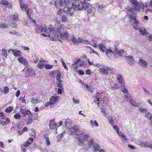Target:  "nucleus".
Masks as SVG:
<instances>
[{"label":"nucleus","mask_w":152,"mask_h":152,"mask_svg":"<svg viewBox=\"0 0 152 152\" xmlns=\"http://www.w3.org/2000/svg\"><path fill=\"white\" fill-rule=\"evenodd\" d=\"M53 66L50 64H46L45 65V68L47 69H52Z\"/></svg>","instance_id":"4d7b16f0"},{"label":"nucleus","mask_w":152,"mask_h":152,"mask_svg":"<svg viewBox=\"0 0 152 152\" xmlns=\"http://www.w3.org/2000/svg\"><path fill=\"white\" fill-rule=\"evenodd\" d=\"M77 131H78V128L77 126H74L71 128L69 129V132L71 134H72L74 133H76Z\"/></svg>","instance_id":"bb28decb"},{"label":"nucleus","mask_w":152,"mask_h":152,"mask_svg":"<svg viewBox=\"0 0 152 152\" xmlns=\"http://www.w3.org/2000/svg\"><path fill=\"white\" fill-rule=\"evenodd\" d=\"M139 31L140 34L142 35H148V32L147 31L146 29L145 28H140L139 29Z\"/></svg>","instance_id":"aec40b11"},{"label":"nucleus","mask_w":152,"mask_h":152,"mask_svg":"<svg viewBox=\"0 0 152 152\" xmlns=\"http://www.w3.org/2000/svg\"><path fill=\"white\" fill-rule=\"evenodd\" d=\"M125 52L124 50H121L118 51L117 53L119 56H122L123 54H124V53Z\"/></svg>","instance_id":"a18cd8bd"},{"label":"nucleus","mask_w":152,"mask_h":152,"mask_svg":"<svg viewBox=\"0 0 152 152\" xmlns=\"http://www.w3.org/2000/svg\"><path fill=\"white\" fill-rule=\"evenodd\" d=\"M12 19L13 21L17 20L18 19V15L16 14H13Z\"/></svg>","instance_id":"79ce46f5"},{"label":"nucleus","mask_w":152,"mask_h":152,"mask_svg":"<svg viewBox=\"0 0 152 152\" xmlns=\"http://www.w3.org/2000/svg\"><path fill=\"white\" fill-rule=\"evenodd\" d=\"M10 33L14 35H18V32L15 30L10 31Z\"/></svg>","instance_id":"052dcab7"},{"label":"nucleus","mask_w":152,"mask_h":152,"mask_svg":"<svg viewBox=\"0 0 152 152\" xmlns=\"http://www.w3.org/2000/svg\"><path fill=\"white\" fill-rule=\"evenodd\" d=\"M84 134V133L83 131L79 130L78 129V131H77L76 133H75L77 135H79V136H81V135Z\"/></svg>","instance_id":"3c124183"},{"label":"nucleus","mask_w":152,"mask_h":152,"mask_svg":"<svg viewBox=\"0 0 152 152\" xmlns=\"http://www.w3.org/2000/svg\"><path fill=\"white\" fill-rule=\"evenodd\" d=\"M21 115L17 113L14 115V118L16 119H19L20 118Z\"/></svg>","instance_id":"69168bd1"},{"label":"nucleus","mask_w":152,"mask_h":152,"mask_svg":"<svg viewBox=\"0 0 152 152\" xmlns=\"http://www.w3.org/2000/svg\"><path fill=\"white\" fill-rule=\"evenodd\" d=\"M105 53L107 56L109 58H110L112 55H115L114 52L110 49H107Z\"/></svg>","instance_id":"6ab92c4d"},{"label":"nucleus","mask_w":152,"mask_h":152,"mask_svg":"<svg viewBox=\"0 0 152 152\" xmlns=\"http://www.w3.org/2000/svg\"><path fill=\"white\" fill-rule=\"evenodd\" d=\"M55 5L56 7L57 8H60L61 6L60 3L58 1H57L55 3Z\"/></svg>","instance_id":"a19ab883"},{"label":"nucleus","mask_w":152,"mask_h":152,"mask_svg":"<svg viewBox=\"0 0 152 152\" xmlns=\"http://www.w3.org/2000/svg\"><path fill=\"white\" fill-rule=\"evenodd\" d=\"M145 147L147 148H149L152 149V143H146L145 145Z\"/></svg>","instance_id":"13d9d810"},{"label":"nucleus","mask_w":152,"mask_h":152,"mask_svg":"<svg viewBox=\"0 0 152 152\" xmlns=\"http://www.w3.org/2000/svg\"><path fill=\"white\" fill-rule=\"evenodd\" d=\"M58 98L57 96H52L50 97L49 101L51 104H54L55 103L58 102Z\"/></svg>","instance_id":"4468645a"},{"label":"nucleus","mask_w":152,"mask_h":152,"mask_svg":"<svg viewBox=\"0 0 152 152\" xmlns=\"http://www.w3.org/2000/svg\"><path fill=\"white\" fill-rule=\"evenodd\" d=\"M136 143L137 145L141 146H142L143 145L145 146V145L146 143H145V142H142L141 141H139L137 142Z\"/></svg>","instance_id":"de8ad7c7"},{"label":"nucleus","mask_w":152,"mask_h":152,"mask_svg":"<svg viewBox=\"0 0 152 152\" xmlns=\"http://www.w3.org/2000/svg\"><path fill=\"white\" fill-rule=\"evenodd\" d=\"M146 4V6L147 7H148V6L149 7H152V0H151L150 1L148 2V4L146 3V4Z\"/></svg>","instance_id":"0e129e2a"},{"label":"nucleus","mask_w":152,"mask_h":152,"mask_svg":"<svg viewBox=\"0 0 152 152\" xmlns=\"http://www.w3.org/2000/svg\"><path fill=\"white\" fill-rule=\"evenodd\" d=\"M142 89L144 91L145 95L146 96H150L151 95L150 93L146 88L143 87H142Z\"/></svg>","instance_id":"f704fd0d"},{"label":"nucleus","mask_w":152,"mask_h":152,"mask_svg":"<svg viewBox=\"0 0 152 152\" xmlns=\"http://www.w3.org/2000/svg\"><path fill=\"white\" fill-rule=\"evenodd\" d=\"M64 133H61L59 134L57 137V141L59 142L62 137L64 136Z\"/></svg>","instance_id":"37998d69"},{"label":"nucleus","mask_w":152,"mask_h":152,"mask_svg":"<svg viewBox=\"0 0 152 152\" xmlns=\"http://www.w3.org/2000/svg\"><path fill=\"white\" fill-rule=\"evenodd\" d=\"M94 96L95 97L96 101H98L99 100H100L99 97H100L101 96V94L98 92H97V93L94 94Z\"/></svg>","instance_id":"72a5a7b5"},{"label":"nucleus","mask_w":152,"mask_h":152,"mask_svg":"<svg viewBox=\"0 0 152 152\" xmlns=\"http://www.w3.org/2000/svg\"><path fill=\"white\" fill-rule=\"evenodd\" d=\"M72 6L75 10H80L82 9V4L80 2L79 0H76L75 2L72 4Z\"/></svg>","instance_id":"423d86ee"},{"label":"nucleus","mask_w":152,"mask_h":152,"mask_svg":"<svg viewBox=\"0 0 152 152\" xmlns=\"http://www.w3.org/2000/svg\"><path fill=\"white\" fill-rule=\"evenodd\" d=\"M33 140H34L33 138H29L28 140L27 141L23 143L22 145V146H23L26 147H28L29 145L32 143L33 141Z\"/></svg>","instance_id":"dca6fc26"},{"label":"nucleus","mask_w":152,"mask_h":152,"mask_svg":"<svg viewBox=\"0 0 152 152\" xmlns=\"http://www.w3.org/2000/svg\"><path fill=\"white\" fill-rule=\"evenodd\" d=\"M151 116H152V115L149 111H147L145 113V117L146 118H149Z\"/></svg>","instance_id":"4c0bfd02"},{"label":"nucleus","mask_w":152,"mask_h":152,"mask_svg":"<svg viewBox=\"0 0 152 152\" xmlns=\"http://www.w3.org/2000/svg\"><path fill=\"white\" fill-rule=\"evenodd\" d=\"M9 91V88L7 86H5L3 88V92L5 94H7Z\"/></svg>","instance_id":"6e6d98bb"},{"label":"nucleus","mask_w":152,"mask_h":152,"mask_svg":"<svg viewBox=\"0 0 152 152\" xmlns=\"http://www.w3.org/2000/svg\"><path fill=\"white\" fill-rule=\"evenodd\" d=\"M1 52L2 54L4 56L5 58H7V51L4 48H3Z\"/></svg>","instance_id":"c03bdc74"},{"label":"nucleus","mask_w":152,"mask_h":152,"mask_svg":"<svg viewBox=\"0 0 152 152\" xmlns=\"http://www.w3.org/2000/svg\"><path fill=\"white\" fill-rule=\"evenodd\" d=\"M31 117L29 116V117L28 118V120L27 123V124H30L33 122L32 119Z\"/></svg>","instance_id":"5fc2aeb1"},{"label":"nucleus","mask_w":152,"mask_h":152,"mask_svg":"<svg viewBox=\"0 0 152 152\" xmlns=\"http://www.w3.org/2000/svg\"><path fill=\"white\" fill-rule=\"evenodd\" d=\"M13 54L16 57H19L21 55V51L20 50H15V51L13 52Z\"/></svg>","instance_id":"c85d7f7f"},{"label":"nucleus","mask_w":152,"mask_h":152,"mask_svg":"<svg viewBox=\"0 0 152 152\" xmlns=\"http://www.w3.org/2000/svg\"><path fill=\"white\" fill-rule=\"evenodd\" d=\"M89 137L90 136L88 135L85 134L77 137V139L79 142L78 144L79 145L83 146L84 145V142L85 141H87Z\"/></svg>","instance_id":"20e7f679"},{"label":"nucleus","mask_w":152,"mask_h":152,"mask_svg":"<svg viewBox=\"0 0 152 152\" xmlns=\"http://www.w3.org/2000/svg\"><path fill=\"white\" fill-rule=\"evenodd\" d=\"M99 71L100 73L103 75H108V70L102 67L99 68Z\"/></svg>","instance_id":"412c9836"},{"label":"nucleus","mask_w":152,"mask_h":152,"mask_svg":"<svg viewBox=\"0 0 152 152\" xmlns=\"http://www.w3.org/2000/svg\"><path fill=\"white\" fill-rule=\"evenodd\" d=\"M90 123L92 127H98L99 126L96 120H91L90 121Z\"/></svg>","instance_id":"a878e982"},{"label":"nucleus","mask_w":152,"mask_h":152,"mask_svg":"<svg viewBox=\"0 0 152 152\" xmlns=\"http://www.w3.org/2000/svg\"><path fill=\"white\" fill-rule=\"evenodd\" d=\"M111 88L113 90H115L118 89V87L117 84L114 83L111 86Z\"/></svg>","instance_id":"49530a36"},{"label":"nucleus","mask_w":152,"mask_h":152,"mask_svg":"<svg viewBox=\"0 0 152 152\" xmlns=\"http://www.w3.org/2000/svg\"><path fill=\"white\" fill-rule=\"evenodd\" d=\"M94 141L93 139H90L88 142L83 145V148L85 150H88L91 147V145H93Z\"/></svg>","instance_id":"9d476101"},{"label":"nucleus","mask_w":152,"mask_h":152,"mask_svg":"<svg viewBox=\"0 0 152 152\" xmlns=\"http://www.w3.org/2000/svg\"><path fill=\"white\" fill-rule=\"evenodd\" d=\"M8 26L7 24L4 22L1 23L0 24V27L3 28H6Z\"/></svg>","instance_id":"c9c22d12"},{"label":"nucleus","mask_w":152,"mask_h":152,"mask_svg":"<svg viewBox=\"0 0 152 152\" xmlns=\"http://www.w3.org/2000/svg\"><path fill=\"white\" fill-rule=\"evenodd\" d=\"M35 31L36 33H43L41 34V35L45 37H50V31H49V29L48 30L46 26L42 27L40 25H37L35 28Z\"/></svg>","instance_id":"f03ea898"},{"label":"nucleus","mask_w":152,"mask_h":152,"mask_svg":"<svg viewBox=\"0 0 152 152\" xmlns=\"http://www.w3.org/2000/svg\"><path fill=\"white\" fill-rule=\"evenodd\" d=\"M121 89L123 92L124 93H127L128 91L127 89L125 87V86L124 85L121 86Z\"/></svg>","instance_id":"2f4dec72"},{"label":"nucleus","mask_w":152,"mask_h":152,"mask_svg":"<svg viewBox=\"0 0 152 152\" xmlns=\"http://www.w3.org/2000/svg\"><path fill=\"white\" fill-rule=\"evenodd\" d=\"M18 61L19 63L23 64L26 66H28V65L26 59L22 57H19L18 58Z\"/></svg>","instance_id":"2eb2a0df"},{"label":"nucleus","mask_w":152,"mask_h":152,"mask_svg":"<svg viewBox=\"0 0 152 152\" xmlns=\"http://www.w3.org/2000/svg\"><path fill=\"white\" fill-rule=\"evenodd\" d=\"M139 111L142 113H145L147 111L146 109L143 108L142 107H140L138 109Z\"/></svg>","instance_id":"864d4df0"},{"label":"nucleus","mask_w":152,"mask_h":152,"mask_svg":"<svg viewBox=\"0 0 152 152\" xmlns=\"http://www.w3.org/2000/svg\"><path fill=\"white\" fill-rule=\"evenodd\" d=\"M31 102L33 104H37L39 102L38 98H33L31 99Z\"/></svg>","instance_id":"58836bf2"},{"label":"nucleus","mask_w":152,"mask_h":152,"mask_svg":"<svg viewBox=\"0 0 152 152\" xmlns=\"http://www.w3.org/2000/svg\"><path fill=\"white\" fill-rule=\"evenodd\" d=\"M127 59V62L131 66H133L134 64L135 61L132 56H129L125 57Z\"/></svg>","instance_id":"0eeeda50"},{"label":"nucleus","mask_w":152,"mask_h":152,"mask_svg":"<svg viewBox=\"0 0 152 152\" xmlns=\"http://www.w3.org/2000/svg\"><path fill=\"white\" fill-rule=\"evenodd\" d=\"M139 64L141 66L143 67H147L148 66L147 62L144 60L140 59L139 61Z\"/></svg>","instance_id":"a211bd4d"},{"label":"nucleus","mask_w":152,"mask_h":152,"mask_svg":"<svg viewBox=\"0 0 152 152\" xmlns=\"http://www.w3.org/2000/svg\"><path fill=\"white\" fill-rule=\"evenodd\" d=\"M61 22L59 20H57L56 21L55 25L56 27V32H57L58 34H59L61 33V31L64 30V26L63 24H61Z\"/></svg>","instance_id":"39448f33"},{"label":"nucleus","mask_w":152,"mask_h":152,"mask_svg":"<svg viewBox=\"0 0 152 152\" xmlns=\"http://www.w3.org/2000/svg\"><path fill=\"white\" fill-rule=\"evenodd\" d=\"M116 80L121 84H124V78L121 75L118 74L116 75Z\"/></svg>","instance_id":"ddd939ff"},{"label":"nucleus","mask_w":152,"mask_h":152,"mask_svg":"<svg viewBox=\"0 0 152 152\" xmlns=\"http://www.w3.org/2000/svg\"><path fill=\"white\" fill-rule=\"evenodd\" d=\"M59 1L62 7L63 5H67L69 4V2L68 0H60Z\"/></svg>","instance_id":"cd10ccee"},{"label":"nucleus","mask_w":152,"mask_h":152,"mask_svg":"<svg viewBox=\"0 0 152 152\" xmlns=\"http://www.w3.org/2000/svg\"><path fill=\"white\" fill-rule=\"evenodd\" d=\"M61 20L63 22H66L67 21L66 17L64 15H62L61 18Z\"/></svg>","instance_id":"09e8293b"},{"label":"nucleus","mask_w":152,"mask_h":152,"mask_svg":"<svg viewBox=\"0 0 152 152\" xmlns=\"http://www.w3.org/2000/svg\"><path fill=\"white\" fill-rule=\"evenodd\" d=\"M1 3L3 5H8L9 3L6 0H1Z\"/></svg>","instance_id":"bf43d9fd"},{"label":"nucleus","mask_w":152,"mask_h":152,"mask_svg":"<svg viewBox=\"0 0 152 152\" xmlns=\"http://www.w3.org/2000/svg\"><path fill=\"white\" fill-rule=\"evenodd\" d=\"M48 29L50 31V39L52 40H59L62 42V40L67 38L69 36V34L67 31L64 33H60L58 34L57 32L55 31L52 26H50Z\"/></svg>","instance_id":"f257e3e1"},{"label":"nucleus","mask_w":152,"mask_h":152,"mask_svg":"<svg viewBox=\"0 0 152 152\" xmlns=\"http://www.w3.org/2000/svg\"><path fill=\"white\" fill-rule=\"evenodd\" d=\"M20 6L21 10L23 11L25 10L26 12L28 18L31 19H32V18L31 17V14L29 13V10H28V8L27 7V5L26 4H22L21 3L20 4Z\"/></svg>","instance_id":"1a4fd4ad"},{"label":"nucleus","mask_w":152,"mask_h":152,"mask_svg":"<svg viewBox=\"0 0 152 152\" xmlns=\"http://www.w3.org/2000/svg\"><path fill=\"white\" fill-rule=\"evenodd\" d=\"M61 61L62 63V64L64 68L66 70H68V68L66 64V63L63 61V59L61 58Z\"/></svg>","instance_id":"603ef678"},{"label":"nucleus","mask_w":152,"mask_h":152,"mask_svg":"<svg viewBox=\"0 0 152 152\" xmlns=\"http://www.w3.org/2000/svg\"><path fill=\"white\" fill-rule=\"evenodd\" d=\"M109 122L111 124L112 126H113L114 121L113 118L110 115L108 116L107 118Z\"/></svg>","instance_id":"473e14b6"},{"label":"nucleus","mask_w":152,"mask_h":152,"mask_svg":"<svg viewBox=\"0 0 152 152\" xmlns=\"http://www.w3.org/2000/svg\"><path fill=\"white\" fill-rule=\"evenodd\" d=\"M4 124H3V125H7L10 122V120L8 118H7L6 119L5 121H4Z\"/></svg>","instance_id":"338daca9"},{"label":"nucleus","mask_w":152,"mask_h":152,"mask_svg":"<svg viewBox=\"0 0 152 152\" xmlns=\"http://www.w3.org/2000/svg\"><path fill=\"white\" fill-rule=\"evenodd\" d=\"M130 102L131 104L133 106L135 107H138L139 106V105L138 104L136 103L134 100L132 99H130Z\"/></svg>","instance_id":"7c9ffc66"},{"label":"nucleus","mask_w":152,"mask_h":152,"mask_svg":"<svg viewBox=\"0 0 152 152\" xmlns=\"http://www.w3.org/2000/svg\"><path fill=\"white\" fill-rule=\"evenodd\" d=\"M92 11V8H89L88 10L87 11V13L88 14H90V13H92V14H91V15H90V16H91L92 15L93 16H94V12H91Z\"/></svg>","instance_id":"680f3d73"},{"label":"nucleus","mask_w":152,"mask_h":152,"mask_svg":"<svg viewBox=\"0 0 152 152\" xmlns=\"http://www.w3.org/2000/svg\"><path fill=\"white\" fill-rule=\"evenodd\" d=\"M58 81V82L57 84L58 86L60 88H63V86L62 84V83H63V81L61 80H59Z\"/></svg>","instance_id":"ea45409f"},{"label":"nucleus","mask_w":152,"mask_h":152,"mask_svg":"<svg viewBox=\"0 0 152 152\" xmlns=\"http://www.w3.org/2000/svg\"><path fill=\"white\" fill-rule=\"evenodd\" d=\"M82 4V8H83L84 9L86 10L88 9V7H91V5L87 2H86Z\"/></svg>","instance_id":"c756f323"},{"label":"nucleus","mask_w":152,"mask_h":152,"mask_svg":"<svg viewBox=\"0 0 152 152\" xmlns=\"http://www.w3.org/2000/svg\"><path fill=\"white\" fill-rule=\"evenodd\" d=\"M92 150L94 151H99L100 148L99 145L97 144H95L94 143L92 146Z\"/></svg>","instance_id":"b1692460"},{"label":"nucleus","mask_w":152,"mask_h":152,"mask_svg":"<svg viewBox=\"0 0 152 152\" xmlns=\"http://www.w3.org/2000/svg\"><path fill=\"white\" fill-rule=\"evenodd\" d=\"M45 62V61L40 60L39 61V62L37 64V67L40 69H42L43 68L44 66L45 67V64L44 63Z\"/></svg>","instance_id":"5701e85b"},{"label":"nucleus","mask_w":152,"mask_h":152,"mask_svg":"<svg viewBox=\"0 0 152 152\" xmlns=\"http://www.w3.org/2000/svg\"><path fill=\"white\" fill-rule=\"evenodd\" d=\"M61 74L60 73H59L57 74L56 77V79L57 80H60V79L61 78Z\"/></svg>","instance_id":"e2e57ef3"},{"label":"nucleus","mask_w":152,"mask_h":152,"mask_svg":"<svg viewBox=\"0 0 152 152\" xmlns=\"http://www.w3.org/2000/svg\"><path fill=\"white\" fill-rule=\"evenodd\" d=\"M98 46L99 50L101 52H106V50L107 48H106V46L104 45L102 43L99 44H98Z\"/></svg>","instance_id":"4be33fe9"},{"label":"nucleus","mask_w":152,"mask_h":152,"mask_svg":"<svg viewBox=\"0 0 152 152\" xmlns=\"http://www.w3.org/2000/svg\"><path fill=\"white\" fill-rule=\"evenodd\" d=\"M20 112L23 115H27L30 117L32 116V113L28 110H25L23 108H21L20 109Z\"/></svg>","instance_id":"f3484780"},{"label":"nucleus","mask_w":152,"mask_h":152,"mask_svg":"<svg viewBox=\"0 0 152 152\" xmlns=\"http://www.w3.org/2000/svg\"><path fill=\"white\" fill-rule=\"evenodd\" d=\"M63 11L67 14L72 16L73 15V10L72 8L69 7L67 6H65L64 8Z\"/></svg>","instance_id":"6e6552de"},{"label":"nucleus","mask_w":152,"mask_h":152,"mask_svg":"<svg viewBox=\"0 0 152 152\" xmlns=\"http://www.w3.org/2000/svg\"><path fill=\"white\" fill-rule=\"evenodd\" d=\"M105 67L108 71L109 70L110 71H111V73H113L114 71H115V69L112 68L111 67H110L108 66H106Z\"/></svg>","instance_id":"8fccbe9b"},{"label":"nucleus","mask_w":152,"mask_h":152,"mask_svg":"<svg viewBox=\"0 0 152 152\" xmlns=\"http://www.w3.org/2000/svg\"><path fill=\"white\" fill-rule=\"evenodd\" d=\"M132 21L133 23V27L135 29H138L137 26L139 24V22L135 18L133 19Z\"/></svg>","instance_id":"393cba45"},{"label":"nucleus","mask_w":152,"mask_h":152,"mask_svg":"<svg viewBox=\"0 0 152 152\" xmlns=\"http://www.w3.org/2000/svg\"><path fill=\"white\" fill-rule=\"evenodd\" d=\"M130 2L133 5V6L129 8L128 10L129 12L132 13H134L136 11H139L140 8H143L145 6L143 3L140 5L136 0H130Z\"/></svg>","instance_id":"7ed1b4c3"},{"label":"nucleus","mask_w":152,"mask_h":152,"mask_svg":"<svg viewBox=\"0 0 152 152\" xmlns=\"http://www.w3.org/2000/svg\"><path fill=\"white\" fill-rule=\"evenodd\" d=\"M96 7L97 8V11L100 14L102 13L104 11L103 9L105 7L104 4L99 5L98 3L96 4Z\"/></svg>","instance_id":"f8f14e48"},{"label":"nucleus","mask_w":152,"mask_h":152,"mask_svg":"<svg viewBox=\"0 0 152 152\" xmlns=\"http://www.w3.org/2000/svg\"><path fill=\"white\" fill-rule=\"evenodd\" d=\"M13 109V108L12 107L10 106L5 109V111L6 113H10L12 111Z\"/></svg>","instance_id":"e433bc0d"},{"label":"nucleus","mask_w":152,"mask_h":152,"mask_svg":"<svg viewBox=\"0 0 152 152\" xmlns=\"http://www.w3.org/2000/svg\"><path fill=\"white\" fill-rule=\"evenodd\" d=\"M49 126L51 129H56V131H57V124L56 123L55 119H53L50 121V123L49 124ZM56 133H57L56 132Z\"/></svg>","instance_id":"9b49d317"},{"label":"nucleus","mask_w":152,"mask_h":152,"mask_svg":"<svg viewBox=\"0 0 152 152\" xmlns=\"http://www.w3.org/2000/svg\"><path fill=\"white\" fill-rule=\"evenodd\" d=\"M83 44H90V42L87 39H82V42Z\"/></svg>","instance_id":"774afa93"}]
</instances>
